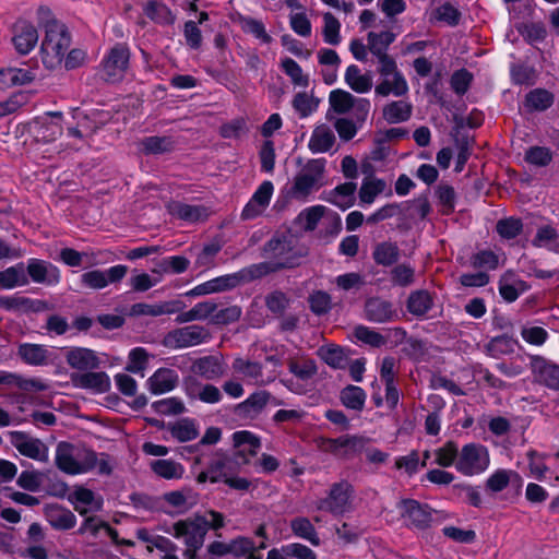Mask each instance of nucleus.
<instances>
[{"instance_id":"f257e3e1","label":"nucleus","mask_w":559,"mask_h":559,"mask_svg":"<svg viewBox=\"0 0 559 559\" xmlns=\"http://www.w3.org/2000/svg\"><path fill=\"white\" fill-rule=\"evenodd\" d=\"M325 159H309L296 174L287 195L297 201H307L308 198L324 186Z\"/></svg>"},{"instance_id":"f03ea898","label":"nucleus","mask_w":559,"mask_h":559,"mask_svg":"<svg viewBox=\"0 0 559 559\" xmlns=\"http://www.w3.org/2000/svg\"><path fill=\"white\" fill-rule=\"evenodd\" d=\"M52 27L45 33L40 47L41 60L47 69L60 66L71 45V36L64 24H52Z\"/></svg>"},{"instance_id":"7ed1b4c3","label":"nucleus","mask_w":559,"mask_h":559,"mask_svg":"<svg viewBox=\"0 0 559 559\" xmlns=\"http://www.w3.org/2000/svg\"><path fill=\"white\" fill-rule=\"evenodd\" d=\"M129 50L123 46H115L103 62L104 79L107 82L120 81L129 64Z\"/></svg>"},{"instance_id":"20e7f679","label":"nucleus","mask_w":559,"mask_h":559,"mask_svg":"<svg viewBox=\"0 0 559 559\" xmlns=\"http://www.w3.org/2000/svg\"><path fill=\"white\" fill-rule=\"evenodd\" d=\"M167 210L171 216L189 223L203 222L209 216L206 207L202 205H191L180 201L169 202Z\"/></svg>"},{"instance_id":"39448f33","label":"nucleus","mask_w":559,"mask_h":559,"mask_svg":"<svg viewBox=\"0 0 559 559\" xmlns=\"http://www.w3.org/2000/svg\"><path fill=\"white\" fill-rule=\"evenodd\" d=\"M15 49L21 55L28 53L38 41V32L27 22H19L15 25V35L13 37Z\"/></svg>"},{"instance_id":"423d86ee","label":"nucleus","mask_w":559,"mask_h":559,"mask_svg":"<svg viewBox=\"0 0 559 559\" xmlns=\"http://www.w3.org/2000/svg\"><path fill=\"white\" fill-rule=\"evenodd\" d=\"M356 189V183L352 181L338 185L326 193L324 200L345 211L355 204Z\"/></svg>"},{"instance_id":"0eeeda50","label":"nucleus","mask_w":559,"mask_h":559,"mask_svg":"<svg viewBox=\"0 0 559 559\" xmlns=\"http://www.w3.org/2000/svg\"><path fill=\"white\" fill-rule=\"evenodd\" d=\"M336 138L331 128L320 124L313 129L308 147L314 154L325 153L333 147Z\"/></svg>"},{"instance_id":"6e6552de","label":"nucleus","mask_w":559,"mask_h":559,"mask_svg":"<svg viewBox=\"0 0 559 559\" xmlns=\"http://www.w3.org/2000/svg\"><path fill=\"white\" fill-rule=\"evenodd\" d=\"M496 231L502 239L511 240L524 231L531 234L532 226L523 223L521 218L510 216L501 218L496 223Z\"/></svg>"},{"instance_id":"1a4fd4ad","label":"nucleus","mask_w":559,"mask_h":559,"mask_svg":"<svg viewBox=\"0 0 559 559\" xmlns=\"http://www.w3.org/2000/svg\"><path fill=\"white\" fill-rule=\"evenodd\" d=\"M413 111V106L404 100H395L386 104L382 109L383 119L391 124L407 121Z\"/></svg>"},{"instance_id":"9d476101","label":"nucleus","mask_w":559,"mask_h":559,"mask_svg":"<svg viewBox=\"0 0 559 559\" xmlns=\"http://www.w3.org/2000/svg\"><path fill=\"white\" fill-rule=\"evenodd\" d=\"M328 209L323 205H313L302 210L295 218V225L305 231H313L319 222L325 216Z\"/></svg>"},{"instance_id":"9b49d317","label":"nucleus","mask_w":559,"mask_h":559,"mask_svg":"<svg viewBox=\"0 0 559 559\" xmlns=\"http://www.w3.org/2000/svg\"><path fill=\"white\" fill-rule=\"evenodd\" d=\"M0 76H9V82L3 81L0 90H5L16 85H25L33 82L36 78L34 70L22 68H8L0 70Z\"/></svg>"},{"instance_id":"f8f14e48","label":"nucleus","mask_w":559,"mask_h":559,"mask_svg":"<svg viewBox=\"0 0 559 559\" xmlns=\"http://www.w3.org/2000/svg\"><path fill=\"white\" fill-rule=\"evenodd\" d=\"M395 34L390 31L381 33L370 32L367 36L368 49L377 58L386 56L389 46L394 41Z\"/></svg>"},{"instance_id":"ddd939ff","label":"nucleus","mask_w":559,"mask_h":559,"mask_svg":"<svg viewBox=\"0 0 559 559\" xmlns=\"http://www.w3.org/2000/svg\"><path fill=\"white\" fill-rule=\"evenodd\" d=\"M345 81L348 86L357 93H367L372 87L370 74H361L357 66L352 64L346 69Z\"/></svg>"},{"instance_id":"4468645a","label":"nucleus","mask_w":559,"mask_h":559,"mask_svg":"<svg viewBox=\"0 0 559 559\" xmlns=\"http://www.w3.org/2000/svg\"><path fill=\"white\" fill-rule=\"evenodd\" d=\"M554 104V95L544 88L531 91L525 97V105L530 110L544 111Z\"/></svg>"},{"instance_id":"2eb2a0df","label":"nucleus","mask_w":559,"mask_h":559,"mask_svg":"<svg viewBox=\"0 0 559 559\" xmlns=\"http://www.w3.org/2000/svg\"><path fill=\"white\" fill-rule=\"evenodd\" d=\"M376 93L380 96H388L393 94L395 96H403L408 91V85L403 78L402 73H395L393 81L385 78L380 84L376 86Z\"/></svg>"},{"instance_id":"dca6fc26","label":"nucleus","mask_w":559,"mask_h":559,"mask_svg":"<svg viewBox=\"0 0 559 559\" xmlns=\"http://www.w3.org/2000/svg\"><path fill=\"white\" fill-rule=\"evenodd\" d=\"M329 103L336 114L344 115L355 105V97L346 91L334 90L330 93Z\"/></svg>"},{"instance_id":"f3484780","label":"nucleus","mask_w":559,"mask_h":559,"mask_svg":"<svg viewBox=\"0 0 559 559\" xmlns=\"http://www.w3.org/2000/svg\"><path fill=\"white\" fill-rule=\"evenodd\" d=\"M238 22L245 33L252 34L265 44L271 43L272 37L266 33L264 24L261 21L249 16H239Z\"/></svg>"},{"instance_id":"a211bd4d","label":"nucleus","mask_w":559,"mask_h":559,"mask_svg":"<svg viewBox=\"0 0 559 559\" xmlns=\"http://www.w3.org/2000/svg\"><path fill=\"white\" fill-rule=\"evenodd\" d=\"M319 99L306 92H299L294 96L293 107L301 118H306L317 109Z\"/></svg>"},{"instance_id":"6ab92c4d","label":"nucleus","mask_w":559,"mask_h":559,"mask_svg":"<svg viewBox=\"0 0 559 559\" xmlns=\"http://www.w3.org/2000/svg\"><path fill=\"white\" fill-rule=\"evenodd\" d=\"M142 146L145 154H162L170 152L174 142L168 136H148L142 141Z\"/></svg>"},{"instance_id":"aec40b11","label":"nucleus","mask_w":559,"mask_h":559,"mask_svg":"<svg viewBox=\"0 0 559 559\" xmlns=\"http://www.w3.org/2000/svg\"><path fill=\"white\" fill-rule=\"evenodd\" d=\"M324 26H323V38L324 41L330 45H338L341 41L340 28L341 24L338 20L330 12L324 13L323 15Z\"/></svg>"},{"instance_id":"412c9836","label":"nucleus","mask_w":559,"mask_h":559,"mask_svg":"<svg viewBox=\"0 0 559 559\" xmlns=\"http://www.w3.org/2000/svg\"><path fill=\"white\" fill-rule=\"evenodd\" d=\"M282 69L290 78L294 85L307 87L309 85V78L302 73L300 66L292 58H286L282 61Z\"/></svg>"},{"instance_id":"4be33fe9","label":"nucleus","mask_w":559,"mask_h":559,"mask_svg":"<svg viewBox=\"0 0 559 559\" xmlns=\"http://www.w3.org/2000/svg\"><path fill=\"white\" fill-rule=\"evenodd\" d=\"M552 159V153L545 146H532L525 153V160L538 167L547 166Z\"/></svg>"},{"instance_id":"5701e85b","label":"nucleus","mask_w":559,"mask_h":559,"mask_svg":"<svg viewBox=\"0 0 559 559\" xmlns=\"http://www.w3.org/2000/svg\"><path fill=\"white\" fill-rule=\"evenodd\" d=\"M511 78L515 84L533 85L536 80V71L533 67L526 64H513L511 67Z\"/></svg>"},{"instance_id":"b1692460","label":"nucleus","mask_w":559,"mask_h":559,"mask_svg":"<svg viewBox=\"0 0 559 559\" xmlns=\"http://www.w3.org/2000/svg\"><path fill=\"white\" fill-rule=\"evenodd\" d=\"M384 188L385 182L383 180L364 181L359 190V199L362 203L370 204Z\"/></svg>"},{"instance_id":"393cba45","label":"nucleus","mask_w":559,"mask_h":559,"mask_svg":"<svg viewBox=\"0 0 559 559\" xmlns=\"http://www.w3.org/2000/svg\"><path fill=\"white\" fill-rule=\"evenodd\" d=\"M247 132L246 121L243 118L234 119L224 123L219 128V134L225 139H237Z\"/></svg>"},{"instance_id":"a878e982","label":"nucleus","mask_w":559,"mask_h":559,"mask_svg":"<svg viewBox=\"0 0 559 559\" xmlns=\"http://www.w3.org/2000/svg\"><path fill=\"white\" fill-rule=\"evenodd\" d=\"M473 80V75L466 70L455 71L451 76V87L459 95H464Z\"/></svg>"},{"instance_id":"bb28decb","label":"nucleus","mask_w":559,"mask_h":559,"mask_svg":"<svg viewBox=\"0 0 559 559\" xmlns=\"http://www.w3.org/2000/svg\"><path fill=\"white\" fill-rule=\"evenodd\" d=\"M436 195L440 204L444 207L445 213L452 212L454 210L456 195L453 187L445 183H440L436 189Z\"/></svg>"},{"instance_id":"cd10ccee","label":"nucleus","mask_w":559,"mask_h":559,"mask_svg":"<svg viewBox=\"0 0 559 559\" xmlns=\"http://www.w3.org/2000/svg\"><path fill=\"white\" fill-rule=\"evenodd\" d=\"M455 144L459 150L456 163H455V171H462L465 163L467 162L471 152V141L467 135H459L455 138Z\"/></svg>"},{"instance_id":"c85d7f7f","label":"nucleus","mask_w":559,"mask_h":559,"mask_svg":"<svg viewBox=\"0 0 559 559\" xmlns=\"http://www.w3.org/2000/svg\"><path fill=\"white\" fill-rule=\"evenodd\" d=\"M357 122L347 118H338L334 122V128L341 140L350 141L357 133Z\"/></svg>"},{"instance_id":"c756f323","label":"nucleus","mask_w":559,"mask_h":559,"mask_svg":"<svg viewBox=\"0 0 559 559\" xmlns=\"http://www.w3.org/2000/svg\"><path fill=\"white\" fill-rule=\"evenodd\" d=\"M61 134V124L58 122L46 121V119H43L39 130L37 132V136L40 138L44 142L55 141Z\"/></svg>"},{"instance_id":"7c9ffc66","label":"nucleus","mask_w":559,"mask_h":559,"mask_svg":"<svg viewBox=\"0 0 559 559\" xmlns=\"http://www.w3.org/2000/svg\"><path fill=\"white\" fill-rule=\"evenodd\" d=\"M289 22H290V27L293 28V31L296 34H298L302 37L310 36L311 23L304 12L290 14Z\"/></svg>"},{"instance_id":"2f4dec72","label":"nucleus","mask_w":559,"mask_h":559,"mask_svg":"<svg viewBox=\"0 0 559 559\" xmlns=\"http://www.w3.org/2000/svg\"><path fill=\"white\" fill-rule=\"evenodd\" d=\"M185 38L188 44V46L192 49H198L201 46L202 43V35L201 31L199 29L198 25L193 21H188L185 24Z\"/></svg>"},{"instance_id":"473e14b6","label":"nucleus","mask_w":559,"mask_h":559,"mask_svg":"<svg viewBox=\"0 0 559 559\" xmlns=\"http://www.w3.org/2000/svg\"><path fill=\"white\" fill-rule=\"evenodd\" d=\"M324 218V227L321 230V234L324 237H332L340 234L342 230V219L336 213H326Z\"/></svg>"},{"instance_id":"72a5a7b5","label":"nucleus","mask_w":559,"mask_h":559,"mask_svg":"<svg viewBox=\"0 0 559 559\" xmlns=\"http://www.w3.org/2000/svg\"><path fill=\"white\" fill-rule=\"evenodd\" d=\"M261 159V168L264 171L271 173L274 169L275 165V151L273 147V142L266 141L260 152Z\"/></svg>"},{"instance_id":"f704fd0d","label":"nucleus","mask_w":559,"mask_h":559,"mask_svg":"<svg viewBox=\"0 0 559 559\" xmlns=\"http://www.w3.org/2000/svg\"><path fill=\"white\" fill-rule=\"evenodd\" d=\"M400 213V206L397 204H386L379 209L377 212L367 217V224H377L386 218L393 217Z\"/></svg>"},{"instance_id":"c9c22d12","label":"nucleus","mask_w":559,"mask_h":559,"mask_svg":"<svg viewBox=\"0 0 559 559\" xmlns=\"http://www.w3.org/2000/svg\"><path fill=\"white\" fill-rule=\"evenodd\" d=\"M273 193V183L271 181H264L254 192L252 200L258 203L260 207L269 205Z\"/></svg>"},{"instance_id":"e433bc0d","label":"nucleus","mask_w":559,"mask_h":559,"mask_svg":"<svg viewBox=\"0 0 559 559\" xmlns=\"http://www.w3.org/2000/svg\"><path fill=\"white\" fill-rule=\"evenodd\" d=\"M352 109L354 111L355 121L361 126L367 120L370 110V102L366 98L355 97V105Z\"/></svg>"},{"instance_id":"4c0bfd02","label":"nucleus","mask_w":559,"mask_h":559,"mask_svg":"<svg viewBox=\"0 0 559 559\" xmlns=\"http://www.w3.org/2000/svg\"><path fill=\"white\" fill-rule=\"evenodd\" d=\"M439 19L449 23L450 25H456L460 20L461 13L453 5L445 3L438 9Z\"/></svg>"},{"instance_id":"58836bf2","label":"nucleus","mask_w":559,"mask_h":559,"mask_svg":"<svg viewBox=\"0 0 559 559\" xmlns=\"http://www.w3.org/2000/svg\"><path fill=\"white\" fill-rule=\"evenodd\" d=\"M38 23L45 29V33L49 31V28H53L52 24H61L58 20L55 19L52 12L47 7H39L37 10Z\"/></svg>"},{"instance_id":"ea45409f","label":"nucleus","mask_w":559,"mask_h":559,"mask_svg":"<svg viewBox=\"0 0 559 559\" xmlns=\"http://www.w3.org/2000/svg\"><path fill=\"white\" fill-rule=\"evenodd\" d=\"M86 53L81 49H72L64 59L67 70H73L81 67L85 61Z\"/></svg>"},{"instance_id":"a19ab883","label":"nucleus","mask_w":559,"mask_h":559,"mask_svg":"<svg viewBox=\"0 0 559 559\" xmlns=\"http://www.w3.org/2000/svg\"><path fill=\"white\" fill-rule=\"evenodd\" d=\"M380 7L389 17L400 14L405 10V3L403 0H382L380 2Z\"/></svg>"},{"instance_id":"79ce46f5","label":"nucleus","mask_w":559,"mask_h":559,"mask_svg":"<svg viewBox=\"0 0 559 559\" xmlns=\"http://www.w3.org/2000/svg\"><path fill=\"white\" fill-rule=\"evenodd\" d=\"M378 60L380 62V68L378 71L382 76L388 78L393 75V78H395V73H400L396 68V62L389 55L379 57Z\"/></svg>"},{"instance_id":"37998d69","label":"nucleus","mask_w":559,"mask_h":559,"mask_svg":"<svg viewBox=\"0 0 559 559\" xmlns=\"http://www.w3.org/2000/svg\"><path fill=\"white\" fill-rule=\"evenodd\" d=\"M407 134V131L403 128H391L384 132L377 133L374 139L376 144H384L386 141L401 139Z\"/></svg>"},{"instance_id":"c03bdc74","label":"nucleus","mask_w":559,"mask_h":559,"mask_svg":"<svg viewBox=\"0 0 559 559\" xmlns=\"http://www.w3.org/2000/svg\"><path fill=\"white\" fill-rule=\"evenodd\" d=\"M417 177L427 185L433 183L438 179V170L435 166L423 164L416 173Z\"/></svg>"},{"instance_id":"a18cd8bd","label":"nucleus","mask_w":559,"mask_h":559,"mask_svg":"<svg viewBox=\"0 0 559 559\" xmlns=\"http://www.w3.org/2000/svg\"><path fill=\"white\" fill-rule=\"evenodd\" d=\"M282 127V119L278 114H273L269 117V119L262 124L261 133L263 136H271L274 131L278 130Z\"/></svg>"},{"instance_id":"49530a36","label":"nucleus","mask_w":559,"mask_h":559,"mask_svg":"<svg viewBox=\"0 0 559 559\" xmlns=\"http://www.w3.org/2000/svg\"><path fill=\"white\" fill-rule=\"evenodd\" d=\"M558 238L557 230L550 225H544L537 229L535 241L537 242H550L556 241Z\"/></svg>"},{"instance_id":"de8ad7c7","label":"nucleus","mask_w":559,"mask_h":559,"mask_svg":"<svg viewBox=\"0 0 559 559\" xmlns=\"http://www.w3.org/2000/svg\"><path fill=\"white\" fill-rule=\"evenodd\" d=\"M319 62L325 66L337 67L341 63V59L335 50L333 49H321L318 53Z\"/></svg>"},{"instance_id":"09e8293b","label":"nucleus","mask_w":559,"mask_h":559,"mask_svg":"<svg viewBox=\"0 0 559 559\" xmlns=\"http://www.w3.org/2000/svg\"><path fill=\"white\" fill-rule=\"evenodd\" d=\"M342 171L347 179H355L358 176L357 163L354 157L345 156L342 159Z\"/></svg>"},{"instance_id":"8fccbe9b","label":"nucleus","mask_w":559,"mask_h":559,"mask_svg":"<svg viewBox=\"0 0 559 559\" xmlns=\"http://www.w3.org/2000/svg\"><path fill=\"white\" fill-rule=\"evenodd\" d=\"M144 12L150 19L156 20L160 13L167 12V8L155 0H150L144 7Z\"/></svg>"},{"instance_id":"3c124183","label":"nucleus","mask_w":559,"mask_h":559,"mask_svg":"<svg viewBox=\"0 0 559 559\" xmlns=\"http://www.w3.org/2000/svg\"><path fill=\"white\" fill-rule=\"evenodd\" d=\"M414 186L408 176L401 175L395 182V191L399 195H406Z\"/></svg>"},{"instance_id":"603ef678","label":"nucleus","mask_w":559,"mask_h":559,"mask_svg":"<svg viewBox=\"0 0 559 559\" xmlns=\"http://www.w3.org/2000/svg\"><path fill=\"white\" fill-rule=\"evenodd\" d=\"M364 214L359 211L350 212L346 217V229L353 231L364 223Z\"/></svg>"},{"instance_id":"864d4df0","label":"nucleus","mask_w":559,"mask_h":559,"mask_svg":"<svg viewBox=\"0 0 559 559\" xmlns=\"http://www.w3.org/2000/svg\"><path fill=\"white\" fill-rule=\"evenodd\" d=\"M414 140L418 146L425 147L430 143V130L427 127H419L414 131Z\"/></svg>"},{"instance_id":"5fc2aeb1","label":"nucleus","mask_w":559,"mask_h":559,"mask_svg":"<svg viewBox=\"0 0 559 559\" xmlns=\"http://www.w3.org/2000/svg\"><path fill=\"white\" fill-rule=\"evenodd\" d=\"M282 45L287 48L288 51L294 53L295 56H300L302 53L300 43L293 38L290 35H283L281 37Z\"/></svg>"},{"instance_id":"6e6d98bb","label":"nucleus","mask_w":559,"mask_h":559,"mask_svg":"<svg viewBox=\"0 0 559 559\" xmlns=\"http://www.w3.org/2000/svg\"><path fill=\"white\" fill-rule=\"evenodd\" d=\"M350 52L353 56L360 61L366 60L367 57V47L359 39H353L349 46Z\"/></svg>"},{"instance_id":"4d7b16f0","label":"nucleus","mask_w":559,"mask_h":559,"mask_svg":"<svg viewBox=\"0 0 559 559\" xmlns=\"http://www.w3.org/2000/svg\"><path fill=\"white\" fill-rule=\"evenodd\" d=\"M527 36L531 40L538 41L546 37V28L539 24H532L526 26Z\"/></svg>"},{"instance_id":"13d9d810","label":"nucleus","mask_w":559,"mask_h":559,"mask_svg":"<svg viewBox=\"0 0 559 559\" xmlns=\"http://www.w3.org/2000/svg\"><path fill=\"white\" fill-rule=\"evenodd\" d=\"M171 84L178 88H191L195 86V79L191 75H176L171 79Z\"/></svg>"},{"instance_id":"bf43d9fd","label":"nucleus","mask_w":559,"mask_h":559,"mask_svg":"<svg viewBox=\"0 0 559 559\" xmlns=\"http://www.w3.org/2000/svg\"><path fill=\"white\" fill-rule=\"evenodd\" d=\"M431 62L425 57H419L414 61V69L420 76H427L431 72Z\"/></svg>"},{"instance_id":"052dcab7","label":"nucleus","mask_w":559,"mask_h":559,"mask_svg":"<svg viewBox=\"0 0 559 559\" xmlns=\"http://www.w3.org/2000/svg\"><path fill=\"white\" fill-rule=\"evenodd\" d=\"M16 98L17 96H13L8 100L0 103V117L11 114L20 107L21 104Z\"/></svg>"},{"instance_id":"680f3d73","label":"nucleus","mask_w":559,"mask_h":559,"mask_svg":"<svg viewBox=\"0 0 559 559\" xmlns=\"http://www.w3.org/2000/svg\"><path fill=\"white\" fill-rule=\"evenodd\" d=\"M263 207H260L257 202L252 199L249 203L243 207L241 216L243 219H250L258 216L262 212Z\"/></svg>"},{"instance_id":"e2e57ef3","label":"nucleus","mask_w":559,"mask_h":559,"mask_svg":"<svg viewBox=\"0 0 559 559\" xmlns=\"http://www.w3.org/2000/svg\"><path fill=\"white\" fill-rule=\"evenodd\" d=\"M416 206L421 218H425L431 211V206L426 194L416 199Z\"/></svg>"},{"instance_id":"0e129e2a","label":"nucleus","mask_w":559,"mask_h":559,"mask_svg":"<svg viewBox=\"0 0 559 559\" xmlns=\"http://www.w3.org/2000/svg\"><path fill=\"white\" fill-rule=\"evenodd\" d=\"M452 158V151L449 147L440 150L437 154V163L441 168L447 169Z\"/></svg>"},{"instance_id":"69168bd1","label":"nucleus","mask_w":559,"mask_h":559,"mask_svg":"<svg viewBox=\"0 0 559 559\" xmlns=\"http://www.w3.org/2000/svg\"><path fill=\"white\" fill-rule=\"evenodd\" d=\"M386 156V148L383 144H377V147L371 152V157L374 160H381Z\"/></svg>"},{"instance_id":"338daca9","label":"nucleus","mask_w":559,"mask_h":559,"mask_svg":"<svg viewBox=\"0 0 559 559\" xmlns=\"http://www.w3.org/2000/svg\"><path fill=\"white\" fill-rule=\"evenodd\" d=\"M376 15L370 10H364L359 16V20L362 24H369L374 20Z\"/></svg>"},{"instance_id":"774afa93","label":"nucleus","mask_w":559,"mask_h":559,"mask_svg":"<svg viewBox=\"0 0 559 559\" xmlns=\"http://www.w3.org/2000/svg\"><path fill=\"white\" fill-rule=\"evenodd\" d=\"M551 23L554 24V26L559 27V9H557L552 12Z\"/></svg>"}]
</instances>
